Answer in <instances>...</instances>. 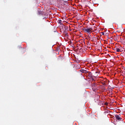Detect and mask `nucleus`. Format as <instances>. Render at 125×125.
<instances>
[{"label": "nucleus", "mask_w": 125, "mask_h": 125, "mask_svg": "<svg viewBox=\"0 0 125 125\" xmlns=\"http://www.w3.org/2000/svg\"><path fill=\"white\" fill-rule=\"evenodd\" d=\"M92 82H95V79L93 78V76L90 78Z\"/></svg>", "instance_id": "7"}, {"label": "nucleus", "mask_w": 125, "mask_h": 125, "mask_svg": "<svg viewBox=\"0 0 125 125\" xmlns=\"http://www.w3.org/2000/svg\"><path fill=\"white\" fill-rule=\"evenodd\" d=\"M102 34L103 36H104V32H102Z\"/></svg>", "instance_id": "10"}, {"label": "nucleus", "mask_w": 125, "mask_h": 125, "mask_svg": "<svg viewBox=\"0 0 125 125\" xmlns=\"http://www.w3.org/2000/svg\"><path fill=\"white\" fill-rule=\"evenodd\" d=\"M121 115L119 114L118 115H115V118L116 119V120H117V121H122V120H123V118L122 117H121Z\"/></svg>", "instance_id": "2"}, {"label": "nucleus", "mask_w": 125, "mask_h": 125, "mask_svg": "<svg viewBox=\"0 0 125 125\" xmlns=\"http://www.w3.org/2000/svg\"><path fill=\"white\" fill-rule=\"evenodd\" d=\"M64 30L65 31H68V30H69V27H68V26H64Z\"/></svg>", "instance_id": "8"}, {"label": "nucleus", "mask_w": 125, "mask_h": 125, "mask_svg": "<svg viewBox=\"0 0 125 125\" xmlns=\"http://www.w3.org/2000/svg\"><path fill=\"white\" fill-rule=\"evenodd\" d=\"M94 85H95V84H94Z\"/></svg>", "instance_id": "12"}, {"label": "nucleus", "mask_w": 125, "mask_h": 125, "mask_svg": "<svg viewBox=\"0 0 125 125\" xmlns=\"http://www.w3.org/2000/svg\"><path fill=\"white\" fill-rule=\"evenodd\" d=\"M66 36H68V33H66Z\"/></svg>", "instance_id": "11"}, {"label": "nucleus", "mask_w": 125, "mask_h": 125, "mask_svg": "<svg viewBox=\"0 0 125 125\" xmlns=\"http://www.w3.org/2000/svg\"><path fill=\"white\" fill-rule=\"evenodd\" d=\"M115 50H116L117 52H121V50L120 49V48H116L115 49Z\"/></svg>", "instance_id": "6"}, {"label": "nucleus", "mask_w": 125, "mask_h": 125, "mask_svg": "<svg viewBox=\"0 0 125 125\" xmlns=\"http://www.w3.org/2000/svg\"><path fill=\"white\" fill-rule=\"evenodd\" d=\"M58 23H59V24H61L62 23V20H58Z\"/></svg>", "instance_id": "9"}, {"label": "nucleus", "mask_w": 125, "mask_h": 125, "mask_svg": "<svg viewBox=\"0 0 125 125\" xmlns=\"http://www.w3.org/2000/svg\"><path fill=\"white\" fill-rule=\"evenodd\" d=\"M38 15H44V14H43V12L41 10L38 11Z\"/></svg>", "instance_id": "4"}, {"label": "nucleus", "mask_w": 125, "mask_h": 125, "mask_svg": "<svg viewBox=\"0 0 125 125\" xmlns=\"http://www.w3.org/2000/svg\"><path fill=\"white\" fill-rule=\"evenodd\" d=\"M83 30L85 33H88V34H91V31H93V29H92V28L91 27H90L89 28H84Z\"/></svg>", "instance_id": "1"}, {"label": "nucleus", "mask_w": 125, "mask_h": 125, "mask_svg": "<svg viewBox=\"0 0 125 125\" xmlns=\"http://www.w3.org/2000/svg\"><path fill=\"white\" fill-rule=\"evenodd\" d=\"M80 72L82 73H83V74H87L88 73V71L85 69H81Z\"/></svg>", "instance_id": "3"}, {"label": "nucleus", "mask_w": 125, "mask_h": 125, "mask_svg": "<svg viewBox=\"0 0 125 125\" xmlns=\"http://www.w3.org/2000/svg\"><path fill=\"white\" fill-rule=\"evenodd\" d=\"M86 75H87V76L88 77H89L90 79L91 78H92V77H93V76H92V73L91 72H88V74H86Z\"/></svg>", "instance_id": "5"}]
</instances>
